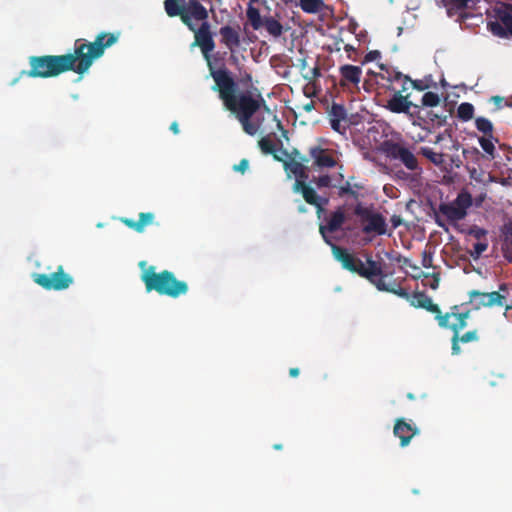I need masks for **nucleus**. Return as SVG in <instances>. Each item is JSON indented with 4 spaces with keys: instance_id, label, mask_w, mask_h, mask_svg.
Listing matches in <instances>:
<instances>
[{
    "instance_id": "nucleus-1",
    "label": "nucleus",
    "mask_w": 512,
    "mask_h": 512,
    "mask_svg": "<svg viewBox=\"0 0 512 512\" xmlns=\"http://www.w3.org/2000/svg\"><path fill=\"white\" fill-rule=\"evenodd\" d=\"M119 37V32H101L93 42L76 39L72 53L30 56L28 59L30 69L22 70L12 84L22 77L52 78L67 71L82 75L90 69L94 60L104 54L106 48L113 46L118 41Z\"/></svg>"
},
{
    "instance_id": "nucleus-2",
    "label": "nucleus",
    "mask_w": 512,
    "mask_h": 512,
    "mask_svg": "<svg viewBox=\"0 0 512 512\" xmlns=\"http://www.w3.org/2000/svg\"><path fill=\"white\" fill-rule=\"evenodd\" d=\"M164 9L169 17H180L182 23L194 32V45L200 47L204 58L210 62V53L215 49V42L208 20V10L199 0H165Z\"/></svg>"
},
{
    "instance_id": "nucleus-3",
    "label": "nucleus",
    "mask_w": 512,
    "mask_h": 512,
    "mask_svg": "<svg viewBox=\"0 0 512 512\" xmlns=\"http://www.w3.org/2000/svg\"><path fill=\"white\" fill-rule=\"evenodd\" d=\"M209 71L215 82L212 89L218 91L219 98L225 108L235 114L245 133L251 136L255 135L260 125L252 122L251 118L257 112V105L250 100L243 99L242 108H239L234 102V92H236L237 85L230 72L226 68L215 69L211 64L209 65Z\"/></svg>"
},
{
    "instance_id": "nucleus-4",
    "label": "nucleus",
    "mask_w": 512,
    "mask_h": 512,
    "mask_svg": "<svg viewBox=\"0 0 512 512\" xmlns=\"http://www.w3.org/2000/svg\"><path fill=\"white\" fill-rule=\"evenodd\" d=\"M146 264V261L139 263V267L142 269L140 279L145 285L146 292L155 291L161 296L173 299L188 293V283L177 279L172 271L162 270L157 272L155 266L146 267Z\"/></svg>"
},
{
    "instance_id": "nucleus-5",
    "label": "nucleus",
    "mask_w": 512,
    "mask_h": 512,
    "mask_svg": "<svg viewBox=\"0 0 512 512\" xmlns=\"http://www.w3.org/2000/svg\"><path fill=\"white\" fill-rule=\"evenodd\" d=\"M340 257L341 260H343L345 270L356 273L362 278L367 279L371 284L375 285L379 291L389 292L406 300H411L412 297L406 289L400 286L394 287L385 282L386 274L383 271L382 263L373 260L369 253L365 254L366 265L362 261L358 262L357 266H355L352 262V258L343 253L340 254Z\"/></svg>"
},
{
    "instance_id": "nucleus-6",
    "label": "nucleus",
    "mask_w": 512,
    "mask_h": 512,
    "mask_svg": "<svg viewBox=\"0 0 512 512\" xmlns=\"http://www.w3.org/2000/svg\"><path fill=\"white\" fill-rule=\"evenodd\" d=\"M346 217L343 209L341 207L337 208L333 211L329 218L327 219V223L325 225H320L319 232L326 244L331 247L332 254L334 258L339 261L344 268L343 260H341L340 254H346L350 258H352V262L355 266H357L358 262H362L360 258H357L353 253H350L347 248L338 246L334 244L329 236L330 233H334L338 231L342 225L345 223Z\"/></svg>"
},
{
    "instance_id": "nucleus-7",
    "label": "nucleus",
    "mask_w": 512,
    "mask_h": 512,
    "mask_svg": "<svg viewBox=\"0 0 512 512\" xmlns=\"http://www.w3.org/2000/svg\"><path fill=\"white\" fill-rule=\"evenodd\" d=\"M472 196L468 191L458 193L456 199L449 203H440L438 211L450 222H457L464 219L467 210L472 206Z\"/></svg>"
},
{
    "instance_id": "nucleus-8",
    "label": "nucleus",
    "mask_w": 512,
    "mask_h": 512,
    "mask_svg": "<svg viewBox=\"0 0 512 512\" xmlns=\"http://www.w3.org/2000/svg\"><path fill=\"white\" fill-rule=\"evenodd\" d=\"M32 279L43 289L54 291L65 290L73 283V277L64 271L62 265H59L57 270L50 274L34 273Z\"/></svg>"
},
{
    "instance_id": "nucleus-9",
    "label": "nucleus",
    "mask_w": 512,
    "mask_h": 512,
    "mask_svg": "<svg viewBox=\"0 0 512 512\" xmlns=\"http://www.w3.org/2000/svg\"><path fill=\"white\" fill-rule=\"evenodd\" d=\"M508 286L506 283H502L499 286V291L493 292H480L478 290H471L469 292L470 303L474 304L475 309L481 307H493V306H504L506 305L507 296L502 292H507Z\"/></svg>"
},
{
    "instance_id": "nucleus-10",
    "label": "nucleus",
    "mask_w": 512,
    "mask_h": 512,
    "mask_svg": "<svg viewBox=\"0 0 512 512\" xmlns=\"http://www.w3.org/2000/svg\"><path fill=\"white\" fill-rule=\"evenodd\" d=\"M354 213L356 216L360 217L363 222H366L362 229L364 233H375L377 235L386 234L387 223L382 214L375 213L361 204L355 207Z\"/></svg>"
},
{
    "instance_id": "nucleus-11",
    "label": "nucleus",
    "mask_w": 512,
    "mask_h": 512,
    "mask_svg": "<svg viewBox=\"0 0 512 512\" xmlns=\"http://www.w3.org/2000/svg\"><path fill=\"white\" fill-rule=\"evenodd\" d=\"M498 21L489 22V31L497 37H512V4H504L503 8L495 10Z\"/></svg>"
},
{
    "instance_id": "nucleus-12",
    "label": "nucleus",
    "mask_w": 512,
    "mask_h": 512,
    "mask_svg": "<svg viewBox=\"0 0 512 512\" xmlns=\"http://www.w3.org/2000/svg\"><path fill=\"white\" fill-rule=\"evenodd\" d=\"M384 151L386 155L394 160L400 161L408 170L418 169V160L414 153L399 142H386Z\"/></svg>"
},
{
    "instance_id": "nucleus-13",
    "label": "nucleus",
    "mask_w": 512,
    "mask_h": 512,
    "mask_svg": "<svg viewBox=\"0 0 512 512\" xmlns=\"http://www.w3.org/2000/svg\"><path fill=\"white\" fill-rule=\"evenodd\" d=\"M410 304L416 308H423L435 314V319L437 320L438 325L441 328L447 329L448 320H450L451 314H442L439 306L433 303L431 297H429L425 292H415L412 295Z\"/></svg>"
},
{
    "instance_id": "nucleus-14",
    "label": "nucleus",
    "mask_w": 512,
    "mask_h": 512,
    "mask_svg": "<svg viewBox=\"0 0 512 512\" xmlns=\"http://www.w3.org/2000/svg\"><path fill=\"white\" fill-rule=\"evenodd\" d=\"M293 189L295 192H301L304 200L316 207L318 217H320L324 207L329 203V199L319 196L304 180H296Z\"/></svg>"
},
{
    "instance_id": "nucleus-15",
    "label": "nucleus",
    "mask_w": 512,
    "mask_h": 512,
    "mask_svg": "<svg viewBox=\"0 0 512 512\" xmlns=\"http://www.w3.org/2000/svg\"><path fill=\"white\" fill-rule=\"evenodd\" d=\"M410 94H402V91H395L385 106L392 113H404L409 118H414L411 108L418 109L419 106L410 101Z\"/></svg>"
},
{
    "instance_id": "nucleus-16",
    "label": "nucleus",
    "mask_w": 512,
    "mask_h": 512,
    "mask_svg": "<svg viewBox=\"0 0 512 512\" xmlns=\"http://www.w3.org/2000/svg\"><path fill=\"white\" fill-rule=\"evenodd\" d=\"M393 433L400 439V446L406 447L409 445L411 439L419 433V429L400 418L395 422Z\"/></svg>"
},
{
    "instance_id": "nucleus-17",
    "label": "nucleus",
    "mask_w": 512,
    "mask_h": 512,
    "mask_svg": "<svg viewBox=\"0 0 512 512\" xmlns=\"http://www.w3.org/2000/svg\"><path fill=\"white\" fill-rule=\"evenodd\" d=\"M309 155L313 159L314 166L319 168H332L336 165V160L329 153V150L319 145L311 146L309 148Z\"/></svg>"
},
{
    "instance_id": "nucleus-18",
    "label": "nucleus",
    "mask_w": 512,
    "mask_h": 512,
    "mask_svg": "<svg viewBox=\"0 0 512 512\" xmlns=\"http://www.w3.org/2000/svg\"><path fill=\"white\" fill-rule=\"evenodd\" d=\"M221 36V43L228 48L231 52H234L241 44V36L239 27H233L230 25L222 26L219 29Z\"/></svg>"
},
{
    "instance_id": "nucleus-19",
    "label": "nucleus",
    "mask_w": 512,
    "mask_h": 512,
    "mask_svg": "<svg viewBox=\"0 0 512 512\" xmlns=\"http://www.w3.org/2000/svg\"><path fill=\"white\" fill-rule=\"evenodd\" d=\"M339 74L342 87L350 85L357 87L361 80L362 69L359 66L346 64L339 68Z\"/></svg>"
},
{
    "instance_id": "nucleus-20",
    "label": "nucleus",
    "mask_w": 512,
    "mask_h": 512,
    "mask_svg": "<svg viewBox=\"0 0 512 512\" xmlns=\"http://www.w3.org/2000/svg\"><path fill=\"white\" fill-rule=\"evenodd\" d=\"M243 99L250 100V101L254 102L257 105V111L261 108H263L266 111H269L266 101L264 100L261 93L257 89H256V93H252L250 91L241 93L239 95H236L234 93V102L236 103L237 106H239V108H242Z\"/></svg>"
},
{
    "instance_id": "nucleus-21",
    "label": "nucleus",
    "mask_w": 512,
    "mask_h": 512,
    "mask_svg": "<svg viewBox=\"0 0 512 512\" xmlns=\"http://www.w3.org/2000/svg\"><path fill=\"white\" fill-rule=\"evenodd\" d=\"M153 220H154V214L153 213H151V212H146V213L142 212V213L139 214V219L137 221H135L133 219L126 218V219H123V223L127 227L135 230L138 233H141V232L144 231V229H145V227L147 225H150V224L153 223Z\"/></svg>"
},
{
    "instance_id": "nucleus-22",
    "label": "nucleus",
    "mask_w": 512,
    "mask_h": 512,
    "mask_svg": "<svg viewBox=\"0 0 512 512\" xmlns=\"http://www.w3.org/2000/svg\"><path fill=\"white\" fill-rule=\"evenodd\" d=\"M478 340H479V336H478L477 330L468 331L461 336L459 334H453L452 339H451L452 354L453 355L460 354L461 348H460L459 343H469V342H475Z\"/></svg>"
},
{
    "instance_id": "nucleus-23",
    "label": "nucleus",
    "mask_w": 512,
    "mask_h": 512,
    "mask_svg": "<svg viewBox=\"0 0 512 512\" xmlns=\"http://www.w3.org/2000/svg\"><path fill=\"white\" fill-rule=\"evenodd\" d=\"M262 26L273 37H279L283 33L282 24L272 16L264 17Z\"/></svg>"
},
{
    "instance_id": "nucleus-24",
    "label": "nucleus",
    "mask_w": 512,
    "mask_h": 512,
    "mask_svg": "<svg viewBox=\"0 0 512 512\" xmlns=\"http://www.w3.org/2000/svg\"><path fill=\"white\" fill-rule=\"evenodd\" d=\"M284 168L289 173L295 175L296 180H304L307 178V173L304 165L301 162L292 160L284 163Z\"/></svg>"
},
{
    "instance_id": "nucleus-25",
    "label": "nucleus",
    "mask_w": 512,
    "mask_h": 512,
    "mask_svg": "<svg viewBox=\"0 0 512 512\" xmlns=\"http://www.w3.org/2000/svg\"><path fill=\"white\" fill-rule=\"evenodd\" d=\"M253 3L247 7L246 16L247 19L254 30H259L263 25V19L261 18L260 12L257 8H255Z\"/></svg>"
},
{
    "instance_id": "nucleus-26",
    "label": "nucleus",
    "mask_w": 512,
    "mask_h": 512,
    "mask_svg": "<svg viewBox=\"0 0 512 512\" xmlns=\"http://www.w3.org/2000/svg\"><path fill=\"white\" fill-rule=\"evenodd\" d=\"M258 146L264 154L273 155L274 159L281 161V158L276 154V143L270 136L262 137L258 141Z\"/></svg>"
},
{
    "instance_id": "nucleus-27",
    "label": "nucleus",
    "mask_w": 512,
    "mask_h": 512,
    "mask_svg": "<svg viewBox=\"0 0 512 512\" xmlns=\"http://www.w3.org/2000/svg\"><path fill=\"white\" fill-rule=\"evenodd\" d=\"M355 189H363V185L355 183L352 186L350 181H346L343 185L339 187L338 196L344 197L345 195H349L357 200L359 198V194Z\"/></svg>"
},
{
    "instance_id": "nucleus-28",
    "label": "nucleus",
    "mask_w": 512,
    "mask_h": 512,
    "mask_svg": "<svg viewBox=\"0 0 512 512\" xmlns=\"http://www.w3.org/2000/svg\"><path fill=\"white\" fill-rule=\"evenodd\" d=\"M474 106L471 103L463 102L457 108V116L462 121H469L473 118Z\"/></svg>"
},
{
    "instance_id": "nucleus-29",
    "label": "nucleus",
    "mask_w": 512,
    "mask_h": 512,
    "mask_svg": "<svg viewBox=\"0 0 512 512\" xmlns=\"http://www.w3.org/2000/svg\"><path fill=\"white\" fill-rule=\"evenodd\" d=\"M299 5L304 12L317 13L324 3L322 0H299Z\"/></svg>"
},
{
    "instance_id": "nucleus-30",
    "label": "nucleus",
    "mask_w": 512,
    "mask_h": 512,
    "mask_svg": "<svg viewBox=\"0 0 512 512\" xmlns=\"http://www.w3.org/2000/svg\"><path fill=\"white\" fill-rule=\"evenodd\" d=\"M421 154L427 158L429 161H431L433 164L437 166H441L444 164V154L442 153H436L431 148L428 147H422L421 148Z\"/></svg>"
},
{
    "instance_id": "nucleus-31",
    "label": "nucleus",
    "mask_w": 512,
    "mask_h": 512,
    "mask_svg": "<svg viewBox=\"0 0 512 512\" xmlns=\"http://www.w3.org/2000/svg\"><path fill=\"white\" fill-rule=\"evenodd\" d=\"M475 126L477 130L482 132L485 136L493 137V125L489 119L485 117H477L475 119Z\"/></svg>"
},
{
    "instance_id": "nucleus-32",
    "label": "nucleus",
    "mask_w": 512,
    "mask_h": 512,
    "mask_svg": "<svg viewBox=\"0 0 512 512\" xmlns=\"http://www.w3.org/2000/svg\"><path fill=\"white\" fill-rule=\"evenodd\" d=\"M329 119L346 120L347 112L343 105L333 103L329 110Z\"/></svg>"
},
{
    "instance_id": "nucleus-33",
    "label": "nucleus",
    "mask_w": 512,
    "mask_h": 512,
    "mask_svg": "<svg viewBox=\"0 0 512 512\" xmlns=\"http://www.w3.org/2000/svg\"><path fill=\"white\" fill-rule=\"evenodd\" d=\"M440 103V97L437 93L434 92H426L421 99L422 106L425 107H436Z\"/></svg>"
},
{
    "instance_id": "nucleus-34",
    "label": "nucleus",
    "mask_w": 512,
    "mask_h": 512,
    "mask_svg": "<svg viewBox=\"0 0 512 512\" xmlns=\"http://www.w3.org/2000/svg\"><path fill=\"white\" fill-rule=\"evenodd\" d=\"M410 86H412L413 89L418 90V91H424L426 89H429L432 86V76L429 75L428 77H425L424 79H418V80L411 79ZM433 86H435V83H433Z\"/></svg>"
},
{
    "instance_id": "nucleus-35",
    "label": "nucleus",
    "mask_w": 512,
    "mask_h": 512,
    "mask_svg": "<svg viewBox=\"0 0 512 512\" xmlns=\"http://www.w3.org/2000/svg\"><path fill=\"white\" fill-rule=\"evenodd\" d=\"M479 144L481 148L492 158H495L494 152H495V146L492 142V137L484 136L479 138Z\"/></svg>"
},
{
    "instance_id": "nucleus-36",
    "label": "nucleus",
    "mask_w": 512,
    "mask_h": 512,
    "mask_svg": "<svg viewBox=\"0 0 512 512\" xmlns=\"http://www.w3.org/2000/svg\"><path fill=\"white\" fill-rule=\"evenodd\" d=\"M488 248V242L487 241H478L476 243L473 244V250H471L469 252L470 256L474 259V260H477L478 258H480V256L482 255L483 252H485Z\"/></svg>"
},
{
    "instance_id": "nucleus-37",
    "label": "nucleus",
    "mask_w": 512,
    "mask_h": 512,
    "mask_svg": "<svg viewBox=\"0 0 512 512\" xmlns=\"http://www.w3.org/2000/svg\"><path fill=\"white\" fill-rule=\"evenodd\" d=\"M427 118L438 127L444 126L447 122V115H439L433 111L427 113Z\"/></svg>"
},
{
    "instance_id": "nucleus-38",
    "label": "nucleus",
    "mask_w": 512,
    "mask_h": 512,
    "mask_svg": "<svg viewBox=\"0 0 512 512\" xmlns=\"http://www.w3.org/2000/svg\"><path fill=\"white\" fill-rule=\"evenodd\" d=\"M411 113H414V118H410L412 121V125L418 126L422 129H425V123L427 122L424 117L421 116L420 110L414 109V111H411Z\"/></svg>"
},
{
    "instance_id": "nucleus-39",
    "label": "nucleus",
    "mask_w": 512,
    "mask_h": 512,
    "mask_svg": "<svg viewBox=\"0 0 512 512\" xmlns=\"http://www.w3.org/2000/svg\"><path fill=\"white\" fill-rule=\"evenodd\" d=\"M313 182L316 184L318 188H328L332 186L331 177L327 174L315 178Z\"/></svg>"
},
{
    "instance_id": "nucleus-40",
    "label": "nucleus",
    "mask_w": 512,
    "mask_h": 512,
    "mask_svg": "<svg viewBox=\"0 0 512 512\" xmlns=\"http://www.w3.org/2000/svg\"><path fill=\"white\" fill-rule=\"evenodd\" d=\"M456 321L452 324L448 323L449 329L452 330L453 334H459L462 329L467 326V322L460 320V318H455Z\"/></svg>"
},
{
    "instance_id": "nucleus-41",
    "label": "nucleus",
    "mask_w": 512,
    "mask_h": 512,
    "mask_svg": "<svg viewBox=\"0 0 512 512\" xmlns=\"http://www.w3.org/2000/svg\"><path fill=\"white\" fill-rule=\"evenodd\" d=\"M446 314H451V317L460 318V320L467 322V319L469 318L470 312H458V306L454 305L451 307V312H447Z\"/></svg>"
},
{
    "instance_id": "nucleus-42",
    "label": "nucleus",
    "mask_w": 512,
    "mask_h": 512,
    "mask_svg": "<svg viewBox=\"0 0 512 512\" xmlns=\"http://www.w3.org/2000/svg\"><path fill=\"white\" fill-rule=\"evenodd\" d=\"M487 234V231L483 228H480L478 226H473L469 229V235L473 236L477 240H481L484 238Z\"/></svg>"
},
{
    "instance_id": "nucleus-43",
    "label": "nucleus",
    "mask_w": 512,
    "mask_h": 512,
    "mask_svg": "<svg viewBox=\"0 0 512 512\" xmlns=\"http://www.w3.org/2000/svg\"><path fill=\"white\" fill-rule=\"evenodd\" d=\"M432 263H433L432 252L428 251V250H424L422 252V261H421L422 266L425 268H430V267H432Z\"/></svg>"
},
{
    "instance_id": "nucleus-44",
    "label": "nucleus",
    "mask_w": 512,
    "mask_h": 512,
    "mask_svg": "<svg viewBox=\"0 0 512 512\" xmlns=\"http://www.w3.org/2000/svg\"><path fill=\"white\" fill-rule=\"evenodd\" d=\"M331 128L338 132V133H344L346 131V125H343L342 122H346V120H337V119H329Z\"/></svg>"
},
{
    "instance_id": "nucleus-45",
    "label": "nucleus",
    "mask_w": 512,
    "mask_h": 512,
    "mask_svg": "<svg viewBox=\"0 0 512 512\" xmlns=\"http://www.w3.org/2000/svg\"><path fill=\"white\" fill-rule=\"evenodd\" d=\"M321 76V70L318 65L313 67L309 72L303 75V77L308 81H313Z\"/></svg>"
},
{
    "instance_id": "nucleus-46",
    "label": "nucleus",
    "mask_w": 512,
    "mask_h": 512,
    "mask_svg": "<svg viewBox=\"0 0 512 512\" xmlns=\"http://www.w3.org/2000/svg\"><path fill=\"white\" fill-rule=\"evenodd\" d=\"M248 167L249 161L244 158L239 162V164L234 165L233 170L244 174L247 171Z\"/></svg>"
},
{
    "instance_id": "nucleus-47",
    "label": "nucleus",
    "mask_w": 512,
    "mask_h": 512,
    "mask_svg": "<svg viewBox=\"0 0 512 512\" xmlns=\"http://www.w3.org/2000/svg\"><path fill=\"white\" fill-rule=\"evenodd\" d=\"M381 57V53L378 50L369 51L364 57V63L372 62Z\"/></svg>"
},
{
    "instance_id": "nucleus-48",
    "label": "nucleus",
    "mask_w": 512,
    "mask_h": 512,
    "mask_svg": "<svg viewBox=\"0 0 512 512\" xmlns=\"http://www.w3.org/2000/svg\"><path fill=\"white\" fill-rule=\"evenodd\" d=\"M405 76L406 75L402 74L401 72L394 71L393 73H389L388 81H390L391 83L401 82Z\"/></svg>"
},
{
    "instance_id": "nucleus-49",
    "label": "nucleus",
    "mask_w": 512,
    "mask_h": 512,
    "mask_svg": "<svg viewBox=\"0 0 512 512\" xmlns=\"http://www.w3.org/2000/svg\"><path fill=\"white\" fill-rule=\"evenodd\" d=\"M410 81H411V78L409 76H405L403 78V80L401 81V89H399L398 91H402V94L407 92L409 90V88L411 87ZM392 89L394 92L396 91L394 88H392Z\"/></svg>"
},
{
    "instance_id": "nucleus-50",
    "label": "nucleus",
    "mask_w": 512,
    "mask_h": 512,
    "mask_svg": "<svg viewBox=\"0 0 512 512\" xmlns=\"http://www.w3.org/2000/svg\"><path fill=\"white\" fill-rule=\"evenodd\" d=\"M503 233L505 234L506 239H510L512 242V220L504 225Z\"/></svg>"
},
{
    "instance_id": "nucleus-51",
    "label": "nucleus",
    "mask_w": 512,
    "mask_h": 512,
    "mask_svg": "<svg viewBox=\"0 0 512 512\" xmlns=\"http://www.w3.org/2000/svg\"><path fill=\"white\" fill-rule=\"evenodd\" d=\"M432 277H433V283L430 285V287H431V289L435 290L439 286L440 276L438 273H433Z\"/></svg>"
},
{
    "instance_id": "nucleus-52",
    "label": "nucleus",
    "mask_w": 512,
    "mask_h": 512,
    "mask_svg": "<svg viewBox=\"0 0 512 512\" xmlns=\"http://www.w3.org/2000/svg\"><path fill=\"white\" fill-rule=\"evenodd\" d=\"M344 50H345V52L348 53V58H350V59L352 58L351 53L356 51L355 47L350 44H346L344 46Z\"/></svg>"
},
{
    "instance_id": "nucleus-53",
    "label": "nucleus",
    "mask_w": 512,
    "mask_h": 512,
    "mask_svg": "<svg viewBox=\"0 0 512 512\" xmlns=\"http://www.w3.org/2000/svg\"><path fill=\"white\" fill-rule=\"evenodd\" d=\"M391 222H392V224H393V227H394V228H396V227H398V226L401 224V222H402V221H401L400 216H396V215H394V216L391 218Z\"/></svg>"
},
{
    "instance_id": "nucleus-54",
    "label": "nucleus",
    "mask_w": 512,
    "mask_h": 512,
    "mask_svg": "<svg viewBox=\"0 0 512 512\" xmlns=\"http://www.w3.org/2000/svg\"><path fill=\"white\" fill-rule=\"evenodd\" d=\"M300 373V370L297 367L290 368L289 375L293 378L297 377Z\"/></svg>"
},
{
    "instance_id": "nucleus-55",
    "label": "nucleus",
    "mask_w": 512,
    "mask_h": 512,
    "mask_svg": "<svg viewBox=\"0 0 512 512\" xmlns=\"http://www.w3.org/2000/svg\"><path fill=\"white\" fill-rule=\"evenodd\" d=\"M170 130H171L174 134H177V133L179 132V127H178L177 122H173V123L170 125Z\"/></svg>"
},
{
    "instance_id": "nucleus-56",
    "label": "nucleus",
    "mask_w": 512,
    "mask_h": 512,
    "mask_svg": "<svg viewBox=\"0 0 512 512\" xmlns=\"http://www.w3.org/2000/svg\"><path fill=\"white\" fill-rule=\"evenodd\" d=\"M313 108H314V103L312 101H310L309 103L304 105V110L307 112L311 111Z\"/></svg>"
},
{
    "instance_id": "nucleus-57",
    "label": "nucleus",
    "mask_w": 512,
    "mask_h": 512,
    "mask_svg": "<svg viewBox=\"0 0 512 512\" xmlns=\"http://www.w3.org/2000/svg\"><path fill=\"white\" fill-rule=\"evenodd\" d=\"M435 222L437 223L438 226L444 227V223L440 220L439 216H436Z\"/></svg>"
},
{
    "instance_id": "nucleus-58",
    "label": "nucleus",
    "mask_w": 512,
    "mask_h": 512,
    "mask_svg": "<svg viewBox=\"0 0 512 512\" xmlns=\"http://www.w3.org/2000/svg\"><path fill=\"white\" fill-rule=\"evenodd\" d=\"M492 100H493L494 102H496V103H499V102H501V101H502V98H501L500 96H493V97H492Z\"/></svg>"
},
{
    "instance_id": "nucleus-59",
    "label": "nucleus",
    "mask_w": 512,
    "mask_h": 512,
    "mask_svg": "<svg viewBox=\"0 0 512 512\" xmlns=\"http://www.w3.org/2000/svg\"><path fill=\"white\" fill-rule=\"evenodd\" d=\"M306 64H307L306 59H302L301 60V69H305Z\"/></svg>"
},
{
    "instance_id": "nucleus-60",
    "label": "nucleus",
    "mask_w": 512,
    "mask_h": 512,
    "mask_svg": "<svg viewBox=\"0 0 512 512\" xmlns=\"http://www.w3.org/2000/svg\"><path fill=\"white\" fill-rule=\"evenodd\" d=\"M273 448L276 449V450H280V449H282V444H275L273 446Z\"/></svg>"
},
{
    "instance_id": "nucleus-61",
    "label": "nucleus",
    "mask_w": 512,
    "mask_h": 512,
    "mask_svg": "<svg viewBox=\"0 0 512 512\" xmlns=\"http://www.w3.org/2000/svg\"><path fill=\"white\" fill-rule=\"evenodd\" d=\"M442 140V135L439 134L437 137H436V143L440 142Z\"/></svg>"
},
{
    "instance_id": "nucleus-62",
    "label": "nucleus",
    "mask_w": 512,
    "mask_h": 512,
    "mask_svg": "<svg viewBox=\"0 0 512 512\" xmlns=\"http://www.w3.org/2000/svg\"><path fill=\"white\" fill-rule=\"evenodd\" d=\"M407 397L411 400L415 399L414 395L412 393H408Z\"/></svg>"
},
{
    "instance_id": "nucleus-63",
    "label": "nucleus",
    "mask_w": 512,
    "mask_h": 512,
    "mask_svg": "<svg viewBox=\"0 0 512 512\" xmlns=\"http://www.w3.org/2000/svg\"><path fill=\"white\" fill-rule=\"evenodd\" d=\"M301 160L304 161V162H308V159L305 158V157H301Z\"/></svg>"
},
{
    "instance_id": "nucleus-64",
    "label": "nucleus",
    "mask_w": 512,
    "mask_h": 512,
    "mask_svg": "<svg viewBox=\"0 0 512 512\" xmlns=\"http://www.w3.org/2000/svg\"><path fill=\"white\" fill-rule=\"evenodd\" d=\"M512 309V306L506 305V310Z\"/></svg>"
}]
</instances>
